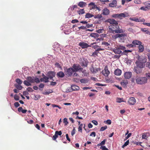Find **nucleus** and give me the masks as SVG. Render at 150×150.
<instances>
[{
  "label": "nucleus",
  "instance_id": "58",
  "mask_svg": "<svg viewBox=\"0 0 150 150\" xmlns=\"http://www.w3.org/2000/svg\"><path fill=\"white\" fill-rule=\"evenodd\" d=\"M100 149L102 150H109L105 146H102L100 147Z\"/></svg>",
  "mask_w": 150,
  "mask_h": 150
},
{
  "label": "nucleus",
  "instance_id": "17",
  "mask_svg": "<svg viewBox=\"0 0 150 150\" xmlns=\"http://www.w3.org/2000/svg\"><path fill=\"white\" fill-rule=\"evenodd\" d=\"M122 73L121 70L117 69H116L114 71V74H115L117 76H120V75Z\"/></svg>",
  "mask_w": 150,
  "mask_h": 150
},
{
  "label": "nucleus",
  "instance_id": "55",
  "mask_svg": "<svg viewBox=\"0 0 150 150\" xmlns=\"http://www.w3.org/2000/svg\"><path fill=\"white\" fill-rule=\"evenodd\" d=\"M102 17V16L101 15H95L94 16V18H97L98 19H100Z\"/></svg>",
  "mask_w": 150,
  "mask_h": 150
},
{
  "label": "nucleus",
  "instance_id": "56",
  "mask_svg": "<svg viewBox=\"0 0 150 150\" xmlns=\"http://www.w3.org/2000/svg\"><path fill=\"white\" fill-rule=\"evenodd\" d=\"M63 122L65 123V125H67L68 123V122L67 121V119L66 118H64L63 120Z\"/></svg>",
  "mask_w": 150,
  "mask_h": 150
},
{
  "label": "nucleus",
  "instance_id": "48",
  "mask_svg": "<svg viewBox=\"0 0 150 150\" xmlns=\"http://www.w3.org/2000/svg\"><path fill=\"white\" fill-rule=\"evenodd\" d=\"M55 134L61 136L62 134V132L61 131H56L55 132Z\"/></svg>",
  "mask_w": 150,
  "mask_h": 150
},
{
  "label": "nucleus",
  "instance_id": "36",
  "mask_svg": "<svg viewBox=\"0 0 150 150\" xmlns=\"http://www.w3.org/2000/svg\"><path fill=\"white\" fill-rule=\"evenodd\" d=\"M15 86L17 89L19 90H21L23 88L21 86L16 84L15 85Z\"/></svg>",
  "mask_w": 150,
  "mask_h": 150
},
{
  "label": "nucleus",
  "instance_id": "37",
  "mask_svg": "<svg viewBox=\"0 0 150 150\" xmlns=\"http://www.w3.org/2000/svg\"><path fill=\"white\" fill-rule=\"evenodd\" d=\"M126 46L128 48H133L135 47L136 46L133 44H129L126 45Z\"/></svg>",
  "mask_w": 150,
  "mask_h": 150
},
{
  "label": "nucleus",
  "instance_id": "45",
  "mask_svg": "<svg viewBox=\"0 0 150 150\" xmlns=\"http://www.w3.org/2000/svg\"><path fill=\"white\" fill-rule=\"evenodd\" d=\"M129 143V140H127V141L125 143V144L122 146V148H124V147L127 146L128 145Z\"/></svg>",
  "mask_w": 150,
  "mask_h": 150
},
{
  "label": "nucleus",
  "instance_id": "32",
  "mask_svg": "<svg viewBox=\"0 0 150 150\" xmlns=\"http://www.w3.org/2000/svg\"><path fill=\"white\" fill-rule=\"evenodd\" d=\"M93 16H94L93 14L89 13H87L85 15V18H90Z\"/></svg>",
  "mask_w": 150,
  "mask_h": 150
},
{
  "label": "nucleus",
  "instance_id": "52",
  "mask_svg": "<svg viewBox=\"0 0 150 150\" xmlns=\"http://www.w3.org/2000/svg\"><path fill=\"white\" fill-rule=\"evenodd\" d=\"M147 7L148 6H147L145 7L142 6L140 8V9L141 10H143L144 11H146L148 9V8Z\"/></svg>",
  "mask_w": 150,
  "mask_h": 150
},
{
  "label": "nucleus",
  "instance_id": "62",
  "mask_svg": "<svg viewBox=\"0 0 150 150\" xmlns=\"http://www.w3.org/2000/svg\"><path fill=\"white\" fill-rule=\"evenodd\" d=\"M14 105L16 108H17L20 105L18 102H16L14 103Z\"/></svg>",
  "mask_w": 150,
  "mask_h": 150
},
{
  "label": "nucleus",
  "instance_id": "47",
  "mask_svg": "<svg viewBox=\"0 0 150 150\" xmlns=\"http://www.w3.org/2000/svg\"><path fill=\"white\" fill-rule=\"evenodd\" d=\"M14 99L16 101H18L19 100V96L15 94L14 96Z\"/></svg>",
  "mask_w": 150,
  "mask_h": 150
},
{
  "label": "nucleus",
  "instance_id": "1",
  "mask_svg": "<svg viewBox=\"0 0 150 150\" xmlns=\"http://www.w3.org/2000/svg\"><path fill=\"white\" fill-rule=\"evenodd\" d=\"M108 22L110 24L109 26V28L111 31L112 33L115 32L116 33H120L123 32V31L122 29H120L117 21L113 19H109L108 20Z\"/></svg>",
  "mask_w": 150,
  "mask_h": 150
},
{
  "label": "nucleus",
  "instance_id": "59",
  "mask_svg": "<svg viewBox=\"0 0 150 150\" xmlns=\"http://www.w3.org/2000/svg\"><path fill=\"white\" fill-rule=\"evenodd\" d=\"M134 2L136 4H140L141 3V0H135Z\"/></svg>",
  "mask_w": 150,
  "mask_h": 150
},
{
  "label": "nucleus",
  "instance_id": "16",
  "mask_svg": "<svg viewBox=\"0 0 150 150\" xmlns=\"http://www.w3.org/2000/svg\"><path fill=\"white\" fill-rule=\"evenodd\" d=\"M121 35L120 37V40L121 42H124V41L126 40L125 36H126L127 35L125 33H121Z\"/></svg>",
  "mask_w": 150,
  "mask_h": 150
},
{
  "label": "nucleus",
  "instance_id": "35",
  "mask_svg": "<svg viewBox=\"0 0 150 150\" xmlns=\"http://www.w3.org/2000/svg\"><path fill=\"white\" fill-rule=\"evenodd\" d=\"M16 82L19 85H21L22 83V81L19 79H16Z\"/></svg>",
  "mask_w": 150,
  "mask_h": 150
},
{
  "label": "nucleus",
  "instance_id": "23",
  "mask_svg": "<svg viewBox=\"0 0 150 150\" xmlns=\"http://www.w3.org/2000/svg\"><path fill=\"white\" fill-rule=\"evenodd\" d=\"M57 76L60 78H62L64 77L65 75L64 72L62 71L59 72L57 73Z\"/></svg>",
  "mask_w": 150,
  "mask_h": 150
},
{
  "label": "nucleus",
  "instance_id": "46",
  "mask_svg": "<svg viewBox=\"0 0 150 150\" xmlns=\"http://www.w3.org/2000/svg\"><path fill=\"white\" fill-rule=\"evenodd\" d=\"M107 126L106 125H105L104 126H103V127H102L100 128V131H103L105 130L106 129H107Z\"/></svg>",
  "mask_w": 150,
  "mask_h": 150
},
{
  "label": "nucleus",
  "instance_id": "42",
  "mask_svg": "<svg viewBox=\"0 0 150 150\" xmlns=\"http://www.w3.org/2000/svg\"><path fill=\"white\" fill-rule=\"evenodd\" d=\"M83 126V124H80V125H79V128H78V131H79L82 132V127Z\"/></svg>",
  "mask_w": 150,
  "mask_h": 150
},
{
  "label": "nucleus",
  "instance_id": "19",
  "mask_svg": "<svg viewBox=\"0 0 150 150\" xmlns=\"http://www.w3.org/2000/svg\"><path fill=\"white\" fill-rule=\"evenodd\" d=\"M48 79L49 78L46 76H44L43 77L40 79V81L41 82H44L45 83H47L49 81Z\"/></svg>",
  "mask_w": 150,
  "mask_h": 150
},
{
  "label": "nucleus",
  "instance_id": "20",
  "mask_svg": "<svg viewBox=\"0 0 150 150\" xmlns=\"http://www.w3.org/2000/svg\"><path fill=\"white\" fill-rule=\"evenodd\" d=\"M109 10L107 8H105L103 10V15H107L109 13Z\"/></svg>",
  "mask_w": 150,
  "mask_h": 150
},
{
  "label": "nucleus",
  "instance_id": "28",
  "mask_svg": "<svg viewBox=\"0 0 150 150\" xmlns=\"http://www.w3.org/2000/svg\"><path fill=\"white\" fill-rule=\"evenodd\" d=\"M18 111L19 112H21L23 113H25L27 111V110H23V108L21 107H20L18 108Z\"/></svg>",
  "mask_w": 150,
  "mask_h": 150
},
{
  "label": "nucleus",
  "instance_id": "10",
  "mask_svg": "<svg viewBox=\"0 0 150 150\" xmlns=\"http://www.w3.org/2000/svg\"><path fill=\"white\" fill-rule=\"evenodd\" d=\"M132 72L130 71L125 72L124 75L125 78L127 79L130 78L132 77Z\"/></svg>",
  "mask_w": 150,
  "mask_h": 150
},
{
  "label": "nucleus",
  "instance_id": "22",
  "mask_svg": "<svg viewBox=\"0 0 150 150\" xmlns=\"http://www.w3.org/2000/svg\"><path fill=\"white\" fill-rule=\"evenodd\" d=\"M88 6H90V8L91 10L92 9H95V6H96V5L95 4V3L93 2L90 3L88 4Z\"/></svg>",
  "mask_w": 150,
  "mask_h": 150
},
{
  "label": "nucleus",
  "instance_id": "21",
  "mask_svg": "<svg viewBox=\"0 0 150 150\" xmlns=\"http://www.w3.org/2000/svg\"><path fill=\"white\" fill-rule=\"evenodd\" d=\"M132 43L135 46L136 45H141V44H142V43L141 41L137 40H134L132 42Z\"/></svg>",
  "mask_w": 150,
  "mask_h": 150
},
{
  "label": "nucleus",
  "instance_id": "14",
  "mask_svg": "<svg viewBox=\"0 0 150 150\" xmlns=\"http://www.w3.org/2000/svg\"><path fill=\"white\" fill-rule=\"evenodd\" d=\"M117 6V1L114 0H113L111 3L109 4V6L111 7H116Z\"/></svg>",
  "mask_w": 150,
  "mask_h": 150
},
{
  "label": "nucleus",
  "instance_id": "61",
  "mask_svg": "<svg viewBox=\"0 0 150 150\" xmlns=\"http://www.w3.org/2000/svg\"><path fill=\"white\" fill-rule=\"evenodd\" d=\"M104 49L100 48L99 47H98L96 50L95 51L97 52H99V51H103Z\"/></svg>",
  "mask_w": 150,
  "mask_h": 150
},
{
  "label": "nucleus",
  "instance_id": "49",
  "mask_svg": "<svg viewBox=\"0 0 150 150\" xmlns=\"http://www.w3.org/2000/svg\"><path fill=\"white\" fill-rule=\"evenodd\" d=\"M130 20L134 21L136 22H138L139 21L138 20V18H129Z\"/></svg>",
  "mask_w": 150,
  "mask_h": 150
},
{
  "label": "nucleus",
  "instance_id": "24",
  "mask_svg": "<svg viewBox=\"0 0 150 150\" xmlns=\"http://www.w3.org/2000/svg\"><path fill=\"white\" fill-rule=\"evenodd\" d=\"M71 88L73 91L79 90L80 89L79 86L76 85H72Z\"/></svg>",
  "mask_w": 150,
  "mask_h": 150
},
{
  "label": "nucleus",
  "instance_id": "6",
  "mask_svg": "<svg viewBox=\"0 0 150 150\" xmlns=\"http://www.w3.org/2000/svg\"><path fill=\"white\" fill-rule=\"evenodd\" d=\"M95 44H96V42H94L92 43H91L90 45H89L85 42H81L79 43V45L80 46L82 49H85L91 47V45H93Z\"/></svg>",
  "mask_w": 150,
  "mask_h": 150
},
{
  "label": "nucleus",
  "instance_id": "8",
  "mask_svg": "<svg viewBox=\"0 0 150 150\" xmlns=\"http://www.w3.org/2000/svg\"><path fill=\"white\" fill-rule=\"evenodd\" d=\"M102 74L105 76H108L110 73V71L108 70V66H105L104 69L101 71Z\"/></svg>",
  "mask_w": 150,
  "mask_h": 150
},
{
  "label": "nucleus",
  "instance_id": "30",
  "mask_svg": "<svg viewBox=\"0 0 150 150\" xmlns=\"http://www.w3.org/2000/svg\"><path fill=\"white\" fill-rule=\"evenodd\" d=\"M139 52H142L144 50V46L143 45L141 44L139 45L138 46Z\"/></svg>",
  "mask_w": 150,
  "mask_h": 150
},
{
  "label": "nucleus",
  "instance_id": "3",
  "mask_svg": "<svg viewBox=\"0 0 150 150\" xmlns=\"http://www.w3.org/2000/svg\"><path fill=\"white\" fill-rule=\"evenodd\" d=\"M148 79L146 77L137 76L136 78V83L138 84L143 85L146 83Z\"/></svg>",
  "mask_w": 150,
  "mask_h": 150
},
{
  "label": "nucleus",
  "instance_id": "4",
  "mask_svg": "<svg viewBox=\"0 0 150 150\" xmlns=\"http://www.w3.org/2000/svg\"><path fill=\"white\" fill-rule=\"evenodd\" d=\"M129 16L128 14L126 13H121L120 14H116L112 15V17L115 18H118L120 19H122L123 18H125Z\"/></svg>",
  "mask_w": 150,
  "mask_h": 150
},
{
  "label": "nucleus",
  "instance_id": "38",
  "mask_svg": "<svg viewBox=\"0 0 150 150\" xmlns=\"http://www.w3.org/2000/svg\"><path fill=\"white\" fill-rule=\"evenodd\" d=\"M80 81L82 83H87L88 81L85 79H82L80 80Z\"/></svg>",
  "mask_w": 150,
  "mask_h": 150
},
{
  "label": "nucleus",
  "instance_id": "9",
  "mask_svg": "<svg viewBox=\"0 0 150 150\" xmlns=\"http://www.w3.org/2000/svg\"><path fill=\"white\" fill-rule=\"evenodd\" d=\"M46 75L49 79H50L53 81V78L55 76V73L54 71H50L48 72Z\"/></svg>",
  "mask_w": 150,
  "mask_h": 150
},
{
  "label": "nucleus",
  "instance_id": "12",
  "mask_svg": "<svg viewBox=\"0 0 150 150\" xmlns=\"http://www.w3.org/2000/svg\"><path fill=\"white\" fill-rule=\"evenodd\" d=\"M113 51L115 54H120L122 53V54H124V52H122V51L120 50V49L117 47L115 49H114L113 50Z\"/></svg>",
  "mask_w": 150,
  "mask_h": 150
},
{
  "label": "nucleus",
  "instance_id": "2",
  "mask_svg": "<svg viewBox=\"0 0 150 150\" xmlns=\"http://www.w3.org/2000/svg\"><path fill=\"white\" fill-rule=\"evenodd\" d=\"M146 62V59L143 56H138V60L136 63L138 67L143 68L145 66V63Z\"/></svg>",
  "mask_w": 150,
  "mask_h": 150
},
{
  "label": "nucleus",
  "instance_id": "43",
  "mask_svg": "<svg viewBox=\"0 0 150 150\" xmlns=\"http://www.w3.org/2000/svg\"><path fill=\"white\" fill-rule=\"evenodd\" d=\"M144 4L146 6H147L148 7H150V1H148L145 2Z\"/></svg>",
  "mask_w": 150,
  "mask_h": 150
},
{
  "label": "nucleus",
  "instance_id": "40",
  "mask_svg": "<svg viewBox=\"0 0 150 150\" xmlns=\"http://www.w3.org/2000/svg\"><path fill=\"white\" fill-rule=\"evenodd\" d=\"M34 82H35L37 83H39L40 82V80L37 77H34Z\"/></svg>",
  "mask_w": 150,
  "mask_h": 150
},
{
  "label": "nucleus",
  "instance_id": "5",
  "mask_svg": "<svg viewBox=\"0 0 150 150\" xmlns=\"http://www.w3.org/2000/svg\"><path fill=\"white\" fill-rule=\"evenodd\" d=\"M64 73L66 75L68 76H71L73 73H74L72 68L70 67L69 68H66L64 69Z\"/></svg>",
  "mask_w": 150,
  "mask_h": 150
},
{
  "label": "nucleus",
  "instance_id": "31",
  "mask_svg": "<svg viewBox=\"0 0 150 150\" xmlns=\"http://www.w3.org/2000/svg\"><path fill=\"white\" fill-rule=\"evenodd\" d=\"M90 70L91 72L95 74L98 71V69H95L92 66V67L90 69Z\"/></svg>",
  "mask_w": 150,
  "mask_h": 150
},
{
  "label": "nucleus",
  "instance_id": "29",
  "mask_svg": "<svg viewBox=\"0 0 150 150\" xmlns=\"http://www.w3.org/2000/svg\"><path fill=\"white\" fill-rule=\"evenodd\" d=\"M90 36L91 37H93L97 40H98V39L96 38H98L99 36V34L97 33H92L90 34Z\"/></svg>",
  "mask_w": 150,
  "mask_h": 150
},
{
  "label": "nucleus",
  "instance_id": "33",
  "mask_svg": "<svg viewBox=\"0 0 150 150\" xmlns=\"http://www.w3.org/2000/svg\"><path fill=\"white\" fill-rule=\"evenodd\" d=\"M77 13L79 15H82L85 13V11L83 9H81L78 11Z\"/></svg>",
  "mask_w": 150,
  "mask_h": 150
},
{
  "label": "nucleus",
  "instance_id": "44",
  "mask_svg": "<svg viewBox=\"0 0 150 150\" xmlns=\"http://www.w3.org/2000/svg\"><path fill=\"white\" fill-rule=\"evenodd\" d=\"M102 45H105L106 47L110 45L109 43H108V42H103L101 44Z\"/></svg>",
  "mask_w": 150,
  "mask_h": 150
},
{
  "label": "nucleus",
  "instance_id": "63",
  "mask_svg": "<svg viewBox=\"0 0 150 150\" xmlns=\"http://www.w3.org/2000/svg\"><path fill=\"white\" fill-rule=\"evenodd\" d=\"M75 133V128H74L71 132V134L72 136H73Z\"/></svg>",
  "mask_w": 150,
  "mask_h": 150
},
{
  "label": "nucleus",
  "instance_id": "11",
  "mask_svg": "<svg viewBox=\"0 0 150 150\" xmlns=\"http://www.w3.org/2000/svg\"><path fill=\"white\" fill-rule=\"evenodd\" d=\"M88 63V62L87 59H83L81 60L80 63L81 66L82 67H87Z\"/></svg>",
  "mask_w": 150,
  "mask_h": 150
},
{
  "label": "nucleus",
  "instance_id": "25",
  "mask_svg": "<svg viewBox=\"0 0 150 150\" xmlns=\"http://www.w3.org/2000/svg\"><path fill=\"white\" fill-rule=\"evenodd\" d=\"M128 82L127 80H123L121 82V85L124 87H126V85L128 84Z\"/></svg>",
  "mask_w": 150,
  "mask_h": 150
},
{
  "label": "nucleus",
  "instance_id": "53",
  "mask_svg": "<svg viewBox=\"0 0 150 150\" xmlns=\"http://www.w3.org/2000/svg\"><path fill=\"white\" fill-rule=\"evenodd\" d=\"M118 47L119 48V49H120V50H125V49L126 48L125 47L121 45L119 46Z\"/></svg>",
  "mask_w": 150,
  "mask_h": 150
},
{
  "label": "nucleus",
  "instance_id": "54",
  "mask_svg": "<svg viewBox=\"0 0 150 150\" xmlns=\"http://www.w3.org/2000/svg\"><path fill=\"white\" fill-rule=\"evenodd\" d=\"M138 20L139 21L138 22H144L145 21V19L144 18H138Z\"/></svg>",
  "mask_w": 150,
  "mask_h": 150
},
{
  "label": "nucleus",
  "instance_id": "7",
  "mask_svg": "<svg viewBox=\"0 0 150 150\" xmlns=\"http://www.w3.org/2000/svg\"><path fill=\"white\" fill-rule=\"evenodd\" d=\"M73 70L74 72H76L80 70H82L83 69L81 67V66L79 65L76 64H74L72 66Z\"/></svg>",
  "mask_w": 150,
  "mask_h": 150
},
{
  "label": "nucleus",
  "instance_id": "39",
  "mask_svg": "<svg viewBox=\"0 0 150 150\" xmlns=\"http://www.w3.org/2000/svg\"><path fill=\"white\" fill-rule=\"evenodd\" d=\"M147 134L146 133H143L142 134V138L143 139H146L148 138Z\"/></svg>",
  "mask_w": 150,
  "mask_h": 150
},
{
  "label": "nucleus",
  "instance_id": "51",
  "mask_svg": "<svg viewBox=\"0 0 150 150\" xmlns=\"http://www.w3.org/2000/svg\"><path fill=\"white\" fill-rule=\"evenodd\" d=\"M139 69L138 68H137L135 70V71L137 74H140L142 71L140 69V70H139Z\"/></svg>",
  "mask_w": 150,
  "mask_h": 150
},
{
  "label": "nucleus",
  "instance_id": "60",
  "mask_svg": "<svg viewBox=\"0 0 150 150\" xmlns=\"http://www.w3.org/2000/svg\"><path fill=\"white\" fill-rule=\"evenodd\" d=\"M27 90L29 92H32L34 91L33 89L30 87H28L27 88Z\"/></svg>",
  "mask_w": 150,
  "mask_h": 150
},
{
  "label": "nucleus",
  "instance_id": "64",
  "mask_svg": "<svg viewBox=\"0 0 150 150\" xmlns=\"http://www.w3.org/2000/svg\"><path fill=\"white\" fill-rule=\"evenodd\" d=\"M79 21L76 19L73 20H72L71 21V23H77Z\"/></svg>",
  "mask_w": 150,
  "mask_h": 150
},
{
  "label": "nucleus",
  "instance_id": "18",
  "mask_svg": "<svg viewBox=\"0 0 150 150\" xmlns=\"http://www.w3.org/2000/svg\"><path fill=\"white\" fill-rule=\"evenodd\" d=\"M34 77L28 76L27 77V79L31 83H34Z\"/></svg>",
  "mask_w": 150,
  "mask_h": 150
},
{
  "label": "nucleus",
  "instance_id": "27",
  "mask_svg": "<svg viewBox=\"0 0 150 150\" xmlns=\"http://www.w3.org/2000/svg\"><path fill=\"white\" fill-rule=\"evenodd\" d=\"M121 35V34H117L115 35H114L112 36V38L113 39L115 40L116 39L119 38H120V37L121 35Z\"/></svg>",
  "mask_w": 150,
  "mask_h": 150
},
{
  "label": "nucleus",
  "instance_id": "26",
  "mask_svg": "<svg viewBox=\"0 0 150 150\" xmlns=\"http://www.w3.org/2000/svg\"><path fill=\"white\" fill-rule=\"evenodd\" d=\"M141 30L146 34H149L150 35V33L149 32L148 29L146 28H141Z\"/></svg>",
  "mask_w": 150,
  "mask_h": 150
},
{
  "label": "nucleus",
  "instance_id": "41",
  "mask_svg": "<svg viewBox=\"0 0 150 150\" xmlns=\"http://www.w3.org/2000/svg\"><path fill=\"white\" fill-rule=\"evenodd\" d=\"M104 122L108 125H110L111 123V121L110 120H108L106 121H104Z\"/></svg>",
  "mask_w": 150,
  "mask_h": 150
},
{
  "label": "nucleus",
  "instance_id": "34",
  "mask_svg": "<svg viewBox=\"0 0 150 150\" xmlns=\"http://www.w3.org/2000/svg\"><path fill=\"white\" fill-rule=\"evenodd\" d=\"M24 84L26 86H30L31 85V83L28 81L25 80L23 82Z\"/></svg>",
  "mask_w": 150,
  "mask_h": 150
},
{
  "label": "nucleus",
  "instance_id": "50",
  "mask_svg": "<svg viewBox=\"0 0 150 150\" xmlns=\"http://www.w3.org/2000/svg\"><path fill=\"white\" fill-rule=\"evenodd\" d=\"M99 52H97L96 51L95 52L93 53L92 54V56H94V57H96V56H98V54L99 53Z\"/></svg>",
  "mask_w": 150,
  "mask_h": 150
},
{
  "label": "nucleus",
  "instance_id": "57",
  "mask_svg": "<svg viewBox=\"0 0 150 150\" xmlns=\"http://www.w3.org/2000/svg\"><path fill=\"white\" fill-rule=\"evenodd\" d=\"M91 47L96 50L98 48L100 47V46L98 45H91Z\"/></svg>",
  "mask_w": 150,
  "mask_h": 150
},
{
  "label": "nucleus",
  "instance_id": "13",
  "mask_svg": "<svg viewBox=\"0 0 150 150\" xmlns=\"http://www.w3.org/2000/svg\"><path fill=\"white\" fill-rule=\"evenodd\" d=\"M128 103L130 105H134L136 103V100L134 97H132L129 98Z\"/></svg>",
  "mask_w": 150,
  "mask_h": 150
},
{
  "label": "nucleus",
  "instance_id": "15",
  "mask_svg": "<svg viewBox=\"0 0 150 150\" xmlns=\"http://www.w3.org/2000/svg\"><path fill=\"white\" fill-rule=\"evenodd\" d=\"M87 5L86 3L83 1H80L79 2L78 4V5L79 7L83 8L84 7H85Z\"/></svg>",
  "mask_w": 150,
  "mask_h": 150
}]
</instances>
